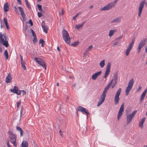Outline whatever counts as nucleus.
<instances>
[{
    "mask_svg": "<svg viewBox=\"0 0 147 147\" xmlns=\"http://www.w3.org/2000/svg\"><path fill=\"white\" fill-rule=\"evenodd\" d=\"M62 34L63 39L65 42L67 44H70V38L67 31L65 29H63L62 31Z\"/></svg>",
    "mask_w": 147,
    "mask_h": 147,
    "instance_id": "obj_1",
    "label": "nucleus"
},
{
    "mask_svg": "<svg viewBox=\"0 0 147 147\" xmlns=\"http://www.w3.org/2000/svg\"><path fill=\"white\" fill-rule=\"evenodd\" d=\"M0 43L7 47L9 46L8 41L7 40L6 36L4 34L0 33Z\"/></svg>",
    "mask_w": 147,
    "mask_h": 147,
    "instance_id": "obj_2",
    "label": "nucleus"
},
{
    "mask_svg": "<svg viewBox=\"0 0 147 147\" xmlns=\"http://www.w3.org/2000/svg\"><path fill=\"white\" fill-rule=\"evenodd\" d=\"M8 133L10 135L9 137L10 141L16 147L17 146V144L16 142V136L13 134L11 131H9Z\"/></svg>",
    "mask_w": 147,
    "mask_h": 147,
    "instance_id": "obj_3",
    "label": "nucleus"
},
{
    "mask_svg": "<svg viewBox=\"0 0 147 147\" xmlns=\"http://www.w3.org/2000/svg\"><path fill=\"white\" fill-rule=\"evenodd\" d=\"M121 88H119L116 92L114 98L115 104L117 105L119 103V96L120 95L121 93Z\"/></svg>",
    "mask_w": 147,
    "mask_h": 147,
    "instance_id": "obj_4",
    "label": "nucleus"
},
{
    "mask_svg": "<svg viewBox=\"0 0 147 147\" xmlns=\"http://www.w3.org/2000/svg\"><path fill=\"white\" fill-rule=\"evenodd\" d=\"M34 60L38 64L44 67L45 69H46V65L43 60L39 58L36 57L34 58Z\"/></svg>",
    "mask_w": 147,
    "mask_h": 147,
    "instance_id": "obj_5",
    "label": "nucleus"
},
{
    "mask_svg": "<svg viewBox=\"0 0 147 147\" xmlns=\"http://www.w3.org/2000/svg\"><path fill=\"white\" fill-rule=\"evenodd\" d=\"M137 111V110L134 111L131 114L127 116V124H128L131 122L133 118L136 114Z\"/></svg>",
    "mask_w": 147,
    "mask_h": 147,
    "instance_id": "obj_6",
    "label": "nucleus"
},
{
    "mask_svg": "<svg viewBox=\"0 0 147 147\" xmlns=\"http://www.w3.org/2000/svg\"><path fill=\"white\" fill-rule=\"evenodd\" d=\"M145 0H143L141 1L140 4L138 8V16L140 17L142 12V9L144 8V4L145 3Z\"/></svg>",
    "mask_w": 147,
    "mask_h": 147,
    "instance_id": "obj_7",
    "label": "nucleus"
},
{
    "mask_svg": "<svg viewBox=\"0 0 147 147\" xmlns=\"http://www.w3.org/2000/svg\"><path fill=\"white\" fill-rule=\"evenodd\" d=\"M134 42V38L132 40L131 42L129 44L125 52V54L127 56H128L129 53L133 47Z\"/></svg>",
    "mask_w": 147,
    "mask_h": 147,
    "instance_id": "obj_8",
    "label": "nucleus"
},
{
    "mask_svg": "<svg viewBox=\"0 0 147 147\" xmlns=\"http://www.w3.org/2000/svg\"><path fill=\"white\" fill-rule=\"evenodd\" d=\"M146 44V39H143L140 41L138 47V53L140 52L141 48L145 45Z\"/></svg>",
    "mask_w": 147,
    "mask_h": 147,
    "instance_id": "obj_9",
    "label": "nucleus"
},
{
    "mask_svg": "<svg viewBox=\"0 0 147 147\" xmlns=\"http://www.w3.org/2000/svg\"><path fill=\"white\" fill-rule=\"evenodd\" d=\"M111 66V64L110 63L108 62L107 66L106 71L105 74V75L104 76V78H106L109 75V73L110 71Z\"/></svg>",
    "mask_w": 147,
    "mask_h": 147,
    "instance_id": "obj_10",
    "label": "nucleus"
},
{
    "mask_svg": "<svg viewBox=\"0 0 147 147\" xmlns=\"http://www.w3.org/2000/svg\"><path fill=\"white\" fill-rule=\"evenodd\" d=\"M124 103H123L121 105L120 109L118 112V113L117 115V119L119 120L120 117L123 114V113L124 111Z\"/></svg>",
    "mask_w": 147,
    "mask_h": 147,
    "instance_id": "obj_11",
    "label": "nucleus"
},
{
    "mask_svg": "<svg viewBox=\"0 0 147 147\" xmlns=\"http://www.w3.org/2000/svg\"><path fill=\"white\" fill-rule=\"evenodd\" d=\"M106 95V94H105L102 93L100 97L99 101L97 105V106H99L102 104V103L105 100Z\"/></svg>",
    "mask_w": 147,
    "mask_h": 147,
    "instance_id": "obj_12",
    "label": "nucleus"
},
{
    "mask_svg": "<svg viewBox=\"0 0 147 147\" xmlns=\"http://www.w3.org/2000/svg\"><path fill=\"white\" fill-rule=\"evenodd\" d=\"M113 7V5L112 4H110V3L107 5L103 7L100 10L103 11L109 10Z\"/></svg>",
    "mask_w": 147,
    "mask_h": 147,
    "instance_id": "obj_13",
    "label": "nucleus"
},
{
    "mask_svg": "<svg viewBox=\"0 0 147 147\" xmlns=\"http://www.w3.org/2000/svg\"><path fill=\"white\" fill-rule=\"evenodd\" d=\"M79 109H78V111H81L83 113L89 114V113L88 110L85 108L82 107L81 106H79Z\"/></svg>",
    "mask_w": 147,
    "mask_h": 147,
    "instance_id": "obj_14",
    "label": "nucleus"
},
{
    "mask_svg": "<svg viewBox=\"0 0 147 147\" xmlns=\"http://www.w3.org/2000/svg\"><path fill=\"white\" fill-rule=\"evenodd\" d=\"M102 73L101 71H100L94 73L92 76V79L95 80L97 78L98 76H100Z\"/></svg>",
    "mask_w": 147,
    "mask_h": 147,
    "instance_id": "obj_15",
    "label": "nucleus"
},
{
    "mask_svg": "<svg viewBox=\"0 0 147 147\" xmlns=\"http://www.w3.org/2000/svg\"><path fill=\"white\" fill-rule=\"evenodd\" d=\"M113 81V79L108 84L107 86L105 88L104 91H103V93L106 94V93L107 92V91L109 90V88L111 87L112 82Z\"/></svg>",
    "mask_w": 147,
    "mask_h": 147,
    "instance_id": "obj_16",
    "label": "nucleus"
},
{
    "mask_svg": "<svg viewBox=\"0 0 147 147\" xmlns=\"http://www.w3.org/2000/svg\"><path fill=\"white\" fill-rule=\"evenodd\" d=\"M42 27L43 29V31L46 33H47V26L45 25V23L43 21L42 23Z\"/></svg>",
    "mask_w": 147,
    "mask_h": 147,
    "instance_id": "obj_17",
    "label": "nucleus"
},
{
    "mask_svg": "<svg viewBox=\"0 0 147 147\" xmlns=\"http://www.w3.org/2000/svg\"><path fill=\"white\" fill-rule=\"evenodd\" d=\"M11 75L10 73H9L5 78V81L7 83H10L11 82Z\"/></svg>",
    "mask_w": 147,
    "mask_h": 147,
    "instance_id": "obj_18",
    "label": "nucleus"
},
{
    "mask_svg": "<svg viewBox=\"0 0 147 147\" xmlns=\"http://www.w3.org/2000/svg\"><path fill=\"white\" fill-rule=\"evenodd\" d=\"M121 19L120 17L117 18L116 19L112 20L111 22V23H117L120 22L121 21Z\"/></svg>",
    "mask_w": 147,
    "mask_h": 147,
    "instance_id": "obj_19",
    "label": "nucleus"
},
{
    "mask_svg": "<svg viewBox=\"0 0 147 147\" xmlns=\"http://www.w3.org/2000/svg\"><path fill=\"white\" fill-rule=\"evenodd\" d=\"M4 10L5 12H7L9 9V6L7 3H5L3 6Z\"/></svg>",
    "mask_w": 147,
    "mask_h": 147,
    "instance_id": "obj_20",
    "label": "nucleus"
},
{
    "mask_svg": "<svg viewBox=\"0 0 147 147\" xmlns=\"http://www.w3.org/2000/svg\"><path fill=\"white\" fill-rule=\"evenodd\" d=\"M147 92V89H145L144 92H143L140 98V101L142 102L143 100L144 99V98L145 97V95L146 94V93Z\"/></svg>",
    "mask_w": 147,
    "mask_h": 147,
    "instance_id": "obj_21",
    "label": "nucleus"
},
{
    "mask_svg": "<svg viewBox=\"0 0 147 147\" xmlns=\"http://www.w3.org/2000/svg\"><path fill=\"white\" fill-rule=\"evenodd\" d=\"M18 8L19 10L20 11V12L22 18H24L25 16V15L24 13V11L22 8L20 7H19Z\"/></svg>",
    "mask_w": 147,
    "mask_h": 147,
    "instance_id": "obj_22",
    "label": "nucleus"
},
{
    "mask_svg": "<svg viewBox=\"0 0 147 147\" xmlns=\"http://www.w3.org/2000/svg\"><path fill=\"white\" fill-rule=\"evenodd\" d=\"M16 128L17 130L20 132V136H22L23 135V131L22 129L19 126L16 127Z\"/></svg>",
    "mask_w": 147,
    "mask_h": 147,
    "instance_id": "obj_23",
    "label": "nucleus"
},
{
    "mask_svg": "<svg viewBox=\"0 0 147 147\" xmlns=\"http://www.w3.org/2000/svg\"><path fill=\"white\" fill-rule=\"evenodd\" d=\"M132 87L128 86L125 90V94L127 95H128L129 91L132 89Z\"/></svg>",
    "mask_w": 147,
    "mask_h": 147,
    "instance_id": "obj_24",
    "label": "nucleus"
},
{
    "mask_svg": "<svg viewBox=\"0 0 147 147\" xmlns=\"http://www.w3.org/2000/svg\"><path fill=\"white\" fill-rule=\"evenodd\" d=\"M18 88L17 86H15L13 89H11L10 90L12 92H13L15 93H17V92L18 91Z\"/></svg>",
    "mask_w": 147,
    "mask_h": 147,
    "instance_id": "obj_25",
    "label": "nucleus"
},
{
    "mask_svg": "<svg viewBox=\"0 0 147 147\" xmlns=\"http://www.w3.org/2000/svg\"><path fill=\"white\" fill-rule=\"evenodd\" d=\"M145 118H143L141 120L140 122L139 123V127L141 128H142L143 127V124L145 121Z\"/></svg>",
    "mask_w": 147,
    "mask_h": 147,
    "instance_id": "obj_26",
    "label": "nucleus"
},
{
    "mask_svg": "<svg viewBox=\"0 0 147 147\" xmlns=\"http://www.w3.org/2000/svg\"><path fill=\"white\" fill-rule=\"evenodd\" d=\"M22 147H28V143L26 141H24L22 143Z\"/></svg>",
    "mask_w": 147,
    "mask_h": 147,
    "instance_id": "obj_27",
    "label": "nucleus"
},
{
    "mask_svg": "<svg viewBox=\"0 0 147 147\" xmlns=\"http://www.w3.org/2000/svg\"><path fill=\"white\" fill-rule=\"evenodd\" d=\"M134 80L133 79H131L129 82L128 86L132 87L134 85Z\"/></svg>",
    "mask_w": 147,
    "mask_h": 147,
    "instance_id": "obj_28",
    "label": "nucleus"
},
{
    "mask_svg": "<svg viewBox=\"0 0 147 147\" xmlns=\"http://www.w3.org/2000/svg\"><path fill=\"white\" fill-rule=\"evenodd\" d=\"M86 22V21H84L83 22L82 24L76 25V27L77 29L78 30L80 28L82 27L84 24Z\"/></svg>",
    "mask_w": 147,
    "mask_h": 147,
    "instance_id": "obj_29",
    "label": "nucleus"
},
{
    "mask_svg": "<svg viewBox=\"0 0 147 147\" xmlns=\"http://www.w3.org/2000/svg\"><path fill=\"white\" fill-rule=\"evenodd\" d=\"M4 55L5 58L6 59H7L9 57V55L7 50H5Z\"/></svg>",
    "mask_w": 147,
    "mask_h": 147,
    "instance_id": "obj_30",
    "label": "nucleus"
},
{
    "mask_svg": "<svg viewBox=\"0 0 147 147\" xmlns=\"http://www.w3.org/2000/svg\"><path fill=\"white\" fill-rule=\"evenodd\" d=\"M113 79V81L112 82L111 85H112V88H113L115 86V85L117 83V81L116 80H114V79Z\"/></svg>",
    "mask_w": 147,
    "mask_h": 147,
    "instance_id": "obj_31",
    "label": "nucleus"
},
{
    "mask_svg": "<svg viewBox=\"0 0 147 147\" xmlns=\"http://www.w3.org/2000/svg\"><path fill=\"white\" fill-rule=\"evenodd\" d=\"M115 30H110L109 31V36L111 37L113 34L115 32Z\"/></svg>",
    "mask_w": 147,
    "mask_h": 147,
    "instance_id": "obj_32",
    "label": "nucleus"
},
{
    "mask_svg": "<svg viewBox=\"0 0 147 147\" xmlns=\"http://www.w3.org/2000/svg\"><path fill=\"white\" fill-rule=\"evenodd\" d=\"M39 43L40 44L41 43V46L42 47H43L44 46L45 43L44 41L42 39H41L39 40Z\"/></svg>",
    "mask_w": 147,
    "mask_h": 147,
    "instance_id": "obj_33",
    "label": "nucleus"
},
{
    "mask_svg": "<svg viewBox=\"0 0 147 147\" xmlns=\"http://www.w3.org/2000/svg\"><path fill=\"white\" fill-rule=\"evenodd\" d=\"M105 60H103L102 61H101L100 63V67L101 68L103 67L105 65Z\"/></svg>",
    "mask_w": 147,
    "mask_h": 147,
    "instance_id": "obj_34",
    "label": "nucleus"
},
{
    "mask_svg": "<svg viewBox=\"0 0 147 147\" xmlns=\"http://www.w3.org/2000/svg\"><path fill=\"white\" fill-rule=\"evenodd\" d=\"M37 6L38 8V10L40 12H43V11L42 9V6L41 5L39 4L37 5Z\"/></svg>",
    "mask_w": 147,
    "mask_h": 147,
    "instance_id": "obj_35",
    "label": "nucleus"
},
{
    "mask_svg": "<svg viewBox=\"0 0 147 147\" xmlns=\"http://www.w3.org/2000/svg\"><path fill=\"white\" fill-rule=\"evenodd\" d=\"M21 65L22 67L24 70H26V68L24 62H21Z\"/></svg>",
    "mask_w": 147,
    "mask_h": 147,
    "instance_id": "obj_36",
    "label": "nucleus"
},
{
    "mask_svg": "<svg viewBox=\"0 0 147 147\" xmlns=\"http://www.w3.org/2000/svg\"><path fill=\"white\" fill-rule=\"evenodd\" d=\"M79 43V42H73V43H72L71 44V46L73 47H75L78 45Z\"/></svg>",
    "mask_w": 147,
    "mask_h": 147,
    "instance_id": "obj_37",
    "label": "nucleus"
},
{
    "mask_svg": "<svg viewBox=\"0 0 147 147\" xmlns=\"http://www.w3.org/2000/svg\"><path fill=\"white\" fill-rule=\"evenodd\" d=\"M37 38L36 36L34 37L33 40V43L34 45L36 44V43H37Z\"/></svg>",
    "mask_w": 147,
    "mask_h": 147,
    "instance_id": "obj_38",
    "label": "nucleus"
},
{
    "mask_svg": "<svg viewBox=\"0 0 147 147\" xmlns=\"http://www.w3.org/2000/svg\"><path fill=\"white\" fill-rule=\"evenodd\" d=\"M26 6H27V7L28 9H31V7L30 6V3H29L28 2H26Z\"/></svg>",
    "mask_w": 147,
    "mask_h": 147,
    "instance_id": "obj_39",
    "label": "nucleus"
},
{
    "mask_svg": "<svg viewBox=\"0 0 147 147\" xmlns=\"http://www.w3.org/2000/svg\"><path fill=\"white\" fill-rule=\"evenodd\" d=\"M118 0H115L114 2L110 3V4H112V5H113V7L115 6V5L118 1Z\"/></svg>",
    "mask_w": 147,
    "mask_h": 147,
    "instance_id": "obj_40",
    "label": "nucleus"
},
{
    "mask_svg": "<svg viewBox=\"0 0 147 147\" xmlns=\"http://www.w3.org/2000/svg\"><path fill=\"white\" fill-rule=\"evenodd\" d=\"M14 11L17 14H19V12L16 8V6H15L14 7Z\"/></svg>",
    "mask_w": 147,
    "mask_h": 147,
    "instance_id": "obj_41",
    "label": "nucleus"
},
{
    "mask_svg": "<svg viewBox=\"0 0 147 147\" xmlns=\"http://www.w3.org/2000/svg\"><path fill=\"white\" fill-rule=\"evenodd\" d=\"M31 31L32 32V33L33 36L34 37L36 36V35L35 34V33L33 31V30L31 29Z\"/></svg>",
    "mask_w": 147,
    "mask_h": 147,
    "instance_id": "obj_42",
    "label": "nucleus"
},
{
    "mask_svg": "<svg viewBox=\"0 0 147 147\" xmlns=\"http://www.w3.org/2000/svg\"><path fill=\"white\" fill-rule=\"evenodd\" d=\"M59 13L61 15H63L64 14V11H63V10L62 9H61L60 11H59Z\"/></svg>",
    "mask_w": 147,
    "mask_h": 147,
    "instance_id": "obj_43",
    "label": "nucleus"
},
{
    "mask_svg": "<svg viewBox=\"0 0 147 147\" xmlns=\"http://www.w3.org/2000/svg\"><path fill=\"white\" fill-rule=\"evenodd\" d=\"M80 14V13H78L75 16H74L73 18V20H75V19Z\"/></svg>",
    "mask_w": 147,
    "mask_h": 147,
    "instance_id": "obj_44",
    "label": "nucleus"
},
{
    "mask_svg": "<svg viewBox=\"0 0 147 147\" xmlns=\"http://www.w3.org/2000/svg\"><path fill=\"white\" fill-rule=\"evenodd\" d=\"M42 15V14L41 12H38V17H40Z\"/></svg>",
    "mask_w": 147,
    "mask_h": 147,
    "instance_id": "obj_45",
    "label": "nucleus"
},
{
    "mask_svg": "<svg viewBox=\"0 0 147 147\" xmlns=\"http://www.w3.org/2000/svg\"><path fill=\"white\" fill-rule=\"evenodd\" d=\"M21 90H18V91L17 92V93H16V94H17L18 95H20L21 94Z\"/></svg>",
    "mask_w": 147,
    "mask_h": 147,
    "instance_id": "obj_46",
    "label": "nucleus"
},
{
    "mask_svg": "<svg viewBox=\"0 0 147 147\" xmlns=\"http://www.w3.org/2000/svg\"><path fill=\"white\" fill-rule=\"evenodd\" d=\"M3 20L4 22V23L5 24L8 23L7 22V20L5 18H3Z\"/></svg>",
    "mask_w": 147,
    "mask_h": 147,
    "instance_id": "obj_47",
    "label": "nucleus"
},
{
    "mask_svg": "<svg viewBox=\"0 0 147 147\" xmlns=\"http://www.w3.org/2000/svg\"><path fill=\"white\" fill-rule=\"evenodd\" d=\"M29 23L30 24L31 26H32L33 25V22H32L31 20L30 19L29 20Z\"/></svg>",
    "mask_w": 147,
    "mask_h": 147,
    "instance_id": "obj_48",
    "label": "nucleus"
},
{
    "mask_svg": "<svg viewBox=\"0 0 147 147\" xmlns=\"http://www.w3.org/2000/svg\"><path fill=\"white\" fill-rule=\"evenodd\" d=\"M21 101H20V100H19L18 102L17 103V107H18L19 106V105H20V104H21Z\"/></svg>",
    "mask_w": 147,
    "mask_h": 147,
    "instance_id": "obj_49",
    "label": "nucleus"
},
{
    "mask_svg": "<svg viewBox=\"0 0 147 147\" xmlns=\"http://www.w3.org/2000/svg\"><path fill=\"white\" fill-rule=\"evenodd\" d=\"M142 89V87L140 86H139L138 88V89L137 90V91L139 92Z\"/></svg>",
    "mask_w": 147,
    "mask_h": 147,
    "instance_id": "obj_50",
    "label": "nucleus"
},
{
    "mask_svg": "<svg viewBox=\"0 0 147 147\" xmlns=\"http://www.w3.org/2000/svg\"><path fill=\"white\" fill-rule=\"evenodd\" d=\"M21 92H22L23 95L26 94V92L24 90H21Z\"/></svg>",
    "mask_w": 147,
    "mask_h": 147,
    "instance_id": "obj_51",
    "label": "nucleus"
},
{
    "mask_svg": "<svg viewBox=\"0 0 147 147\" xmlns=\"http://www.w3.org/2000/svg\"><path fill=\"white\" fill-rule=\"evenodd\" d=\"M20 59H21V62H24V61H23V58L22 56L20 55Z\"/></svg>",
    "mask_w": 147,
    "mask_h": 147,
    "instance_id": "obj_52",
    "label": "nucleus"
},
{
    "mask_svg": "<svg viewBox=\"0 0 147 147\" xmlns=\"http://www.w3.org/2000/svg\"><path fill=\"white\" fill-rule=\"evenodd\" d=\"M114 78L115 79L114 80H116L117 81V80L118 78V77L117 75L115 76H114Z\"/></svg>",
    "mask_w": 147,
    "mask_h": 147,
    "instance_id": "obj_53",
    "label": "nucleus"
},
{
    "mask_svg": "<svg viewBox=\"0 0 147 147\" xmlns=\"http://www.w3.org/2000/svg\"><path fill=\"white\" fill-rule=\"evenodd\" d=\"M23 109V107H22V108L21 109V111H20V117H21L23 113V111H22Z\"/></svg>",
    "mask_w": 147,
    "mask_h": 147,
    "instance_id": "obj_54",
    "label": "nucleus"
},
{
    "mask_svg": "<svg viewBox=\"0 0 147 147\" xmlns=\"http://www.w3.org/2000/svg\"><path fill=\"white\" fill-rule=\"evenodd\" d=\"M7 145L8 147H11V146L9 145V141H8L7 143Z\"/></svg>",
    "mask_w": 147,
    "mask_h": 147,
    "instance_id": "obj_55",
    "label": "nucleus"
},
{
    "mask_svg": "<svg viewBox=\"0 0 147 147\" xmlns=\"http://www.w3.org/2000/svg\"><path fill=\"white\" fill-rule=\"evenodd\" d=\"M92 47V46L91 45H90L89 46L88 48V50H89L91 49Z\"/></svg>",
    "mask_w": 147,
    "mask_h": 147,
    "instance_id": "obj_56",
    "label": "nucleus"
},
{
    "mask_svg": "<svg viewBox=\"0 0 147 147\" xmlns=\"http://www.w3.org/2000/svg\"><path fill=\"white\" fill-rule=\"evenodd\" d=\"M17 2L20 4H21L22 3L21 0H17Z\"/></svg>",
    "mask_w": 147,
    "mask_h": 147,
    "instance_id": "obj_57",
    "label": "nucleus"
},
{
    "mask_svg": "<svg viewBox=\"0 0 147 147\" xmlns=\"http://www.w3.org/2000/svg\"><path fill=\"white\" fill-rule=\"evenodd\" d=\"M118 42H114L113 44V45L115 46V45H117V44H118Z\"/></svg>",
    "mask_w": 147,
    "mask_h": 147,
    "instance_id": "obj_58",
    "label": "nucleus"
},
{
    "mask_svg": "<svg viewBox=\"0 0 147 147\" xmlns=\"http://www.w3.org/2000/svg\"><path fill=\"white\" fill-rule=\"evenodd\" d=\"M59 133H60V134L62 136H63V134H62V131H61V130H59Z\"/></svg>",
    "mask_w": 147,
    "mask_h": 147,
    "instance_id": "obj_59",
    "label": "nucleus"
},
{
    "mask_svg": "<svg viewBox=\"0 0 147 147\" xmlns=\"http://www.w3.org/2000/svg\"><path fill=\"white\" fill-rule=\"evenodd\" d=\"M57 49L59 52H60V49L58 46H57Z\"/></svg>",
    "mask_w": 147,
    "mask_h": 147,
    "instance_id": "obj_60",
    "label": "nucleus"
},
{
    "mask_svg": "<svg viewBox=\"0 0 147 147\" xmlns=\"http://www.w3.org/2000/svg\"><path fill=\"white\" fill-rule=\"evenodd\" d=\"M145 51L146 53L147 54V46H146V49H145Z\"/></svg>",
    "mask_w": 147,
    "mask_h": 147,
    "instance_id": "obj_61",
    "label": "nucleus"
},
{
    "mask_svg": "<svg viewBox=\"0 0 147 147\" xmlns=\"http://www.w3.org/2000/svg\"><path fill=\"white\" fill-rule=\"evenodd\" d=\"M0 52L1 53L2 52V49L1 47L0 46Z\"/></svg>",
    "mask_w": 147,
    "mask_h": 147,
    "instance_id": "obj_62",
    "label": "nucleus"
},
{
    "mask_svg": "<svg viewBox=\"0 0 147 147\" xmlns=\"http://www.w3.org/2000/svg\"><path fill=\"white\" fill-rule=\"evenodd\" d=\"M93 5H91L90 7V9H92V8L93 7Z\"/></svg>",
    "mask_w": 147,
    "mask_h": 147,
    "instance_id": "obj_63",
    "label": "nucleus"
},
{
    "mask_svg": "<svg viewBox=\"0 0 147 147\" xmlns=\"http://www.w3.org/2000/svg\"><path fill=\"white\" fill-rule=\"evenodd\" d=\"M6 28H7V30H9V26H6Z\"/></svg>",
    "mask_w": 147,
    "mask_h": 147,
    "instance_id": "obj_64",
    "label": "nucleus"
}]
</instances>
